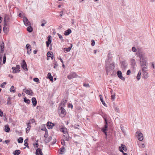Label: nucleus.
I'll return each mask as SVG.
<instances>
[{"label": "nucleus", "instance_id": "c03bdc74", "mask_svg": "<svg viewBox=\"0 0 155 155\" xmlns=\"http://www.w3.org/2000/svg\"><path fill=\"white\" fill-rule=\"evenodd\" d=\"M33 81L36 82H37V83H39V80L38 78H34L33 79Z\"/></svg>", "mask_w": 155, "mask_h": 155}, {"label": "nucleus", "instance_id": "2f4dec72", "mask_svg": "<svg viewBox=\"0 0 155 155\" xmlns=\"http://www.w3.org/2000/svg\"><path fill=\"white\" fill-rule=\"evenodd\" d=\"M141 74V71H140L138 73L137 76V79L138 80H139L140 78V75Z\"/></svg>", "mask_w": 155, "mask_h": 155}, {"label": "nucleus", "instance_id": "9d476101", "mask_svg": "<svg viewBox=\"0 0 155 155\" xmlns=\"http://www.w3.org/2000/svg\"><path fill=\"white\" fill-rule=\"evenodd\" d=\"M21 66L22 68L25 70L27 71L28 70L27 65L25 61L23 60L21 63Z\"/></svg>", "mask_w": 155, "mask_h": 155}, {"label": "nucleus", "instance_id": "052dcab7", "mask_svg": "<svg viewBox=\"0 0 155 155\" xmlns=\"http://www.w3.org/2000/svg\"><path fill=\"white\" fill-rule=\"evenodd\" d=\"M46 23H47L46 21H44V23H42L41 24V26L43 27V26H45V24H46Z\"/></svg>", "mask_w": 155, "mask_h": 155}, {"label": "nucleus", "instance_id": "864d4df0", "mask_svg": "<svg viewBox=\"0 0 155 155\" xmlns=\"http://www.w3.org/2000/svg\"><path fill=\"white\" fill-rule=\"evenodd\" d=\"M132 51L134 52H135L137 51V50L136 48L134 47H133L132 48Z\"/></svg>", "mask_w": 155, "mask_h": 155}, {"label": "nucleus", "instance_id": "a878e982", "mask_svg": "<svg viewBox=\"0 0 155 155\" xmlns=\"http://www.w3.org/2000/svg\"><path fill=\"white\" fill-rule=\"evenodd\" d=\"M5 130L6 132H9L10 128L8 125H7L5 126Z\"/></svg>", "mask_w": 155, "mask_h": 155}, {"label": "nucleus", "instance_id": "774afa93", "mask_svg": "<svg viewBox=\"0 0 155 155\" xmlns=\"http://www.w3.org/2000/svg\"><path fill=\"white\" fill-rule=\"evenodd\" d=\"M3 116V112L2 111H0V116L1 117H2Z\"/></svg>", "mask_w": 155, "mask_h": 155}, {"label": "nucleus", "instance_id": "3c124183", "mask_svg": "<svg viewBox=\"0 0 155 155\" xmlns=\"http://www.w3.org/2000/svg\"><path fill=\"white\" fill-rule=\"evenodd\" d=\"M114 109L117 112H118L119 111V108H117V107H114Z\"/></svg>", "mask_w": 155, "mask_h": 155}, {"label": "nucleus", "instance_id": "37998d69", "mask_svg": "<svg viewBox=\"0 0 155 155\" xmlns=\"http://www.w3.org/2000/svg\"><path fill=\"white\" fill-rule=\"evenodd\" d=\"M53 55V54L52 52H48L47 54V56L48 57H50L51 56Z\"/></svg>", "mask_w": 155, "mask_h": 155}, {"label": "nucleus", "instance_id": "ddd939ff", "mask_svg": "<svg viewBox=\"0 0 155 155\" xmlns=\"http://www.w3.org/2000/svg\"><path fill=\"white\" fill-rule=\"evenodd\" d=\"M119 150L121 152H123V150L126 152L127 150V149L126 146L124 144H121V146L119 147Z\"/></svg>", "mask_w": 155, "mask_h": 155}, {"label": "nucleus", "instance_id": "680f3d73", "mask_svg": "<svg viewBox=\"0 0 155 155\" xmlns=\"http://www.w3.org/2000/svg\"><path fill=\"white\" fill-rule=\"evenodd\" d=\"M67 102V100H65L61 103V104H63V105H64V104L66 103Z\"/></svg>", "mask_w": 155, "mask_h": 155}, {"label": "nucleus", "instance_id": "4d7b16f0", "mask_svg": "<svg viewBox=\"0 0 155 155\" xmlns=\"http://www.w3.org/2000/svg\"><path fill=\"white\" fill-rule=\"evenodd\" d=\"M115 99V95H111V99L113 101Z\"/></svg>", "mask_w": 155, "mask_h": 155}, {"label": "nucleus", "instance_id": "423d86ee", "mask_svg": "<svg viewBox=\"0 0 155 155\" xmlns=\"http://www.w3.org/2000/svg\"><path fill=\"white\" fill-rule=\"evenodd\" d=\"M136 136L137 137L138 140L140 141H142L143 139V134L139 131H137L136 133Z\"/></svg>", "mask_w": 155, "mask_h": 155}, {"label": "nucleus", "instance_id": "f8f14e48", "mask_svg": "<svg viewBox=\"0 0 155 155\" xmlns=\"http://www.w3.org/2000/svg\"><path fill=\"white\" fill-rule=\"evenodd\" d=\"M23 22L25 25L26 26L31 25V24L30 21L28 20L27 18L24 17L23 18Z\"/></svg>", "mask_w": 155, "mask_h": 155}, {"label": "nucleus", "instance_id": "58836bf2", "mask_svg": "<svg viewBox=\"0 0 155 155\" xmlns=\"http://www.w3.org/2000/svg\"><path fill=\"white\" fill-rule=\"evenodd\" d=\"M45 133L44 135V137L46 138H47L48 136V130L47 129L45 128Z\"/></svg>", "mask_w": 155, "mask_h": 155}, {"label": "nucleus", "instance_id": "0eeeda50", "mask_svg": "<svg viewBox=\"0 0 155 155\" xmlns=\"http://www.w3.org/2000/svg\"><path fill=\"white\" fill-rule=\"evenodd\" d=\"M78 77V75L74 72H71L67 76L68 79L70 80L71 79L77 78Z\"/></svg>", "mask_w": 155, "mask_h": 155}, {"label": "nucleus", "instance_id": "4c0bfd02", "mask_svg": "<svg viewBox=\"0 0 155 155\" xmlns=\"http://www.w3.org/2000/svg\"><path fill=\"white\" fill-rule=\"evenodd\" d=\"M10 92H12L13 93H14L15 92V91L14 89V87L13 86H12L11 87L10 89Z\"/></svg>", "mask_w": 155, "mask_h": 155}, {"label": "nucleus", "instance_id": "9b49d317", "mask_svg": "<svg viewBox=\"0 0 155 155\" xmlns=\"http://www.w3.org/2000/svg\"><path fill=\"white\" fill-rule=\"evenodd\" d=\"M147 69H142L143 78L146 79L148 77V73L147 72Z\"/></svg>", "mask_w": 155, "mask_h": 155}, {"label": "nucleus", "instance_id": "13d9d810", "mask_svg": "<svg viewBox=\"0 0 155 155\" xmlns=\"http://www.w3.org/2000/svg\"><path fill=\"white\" fill-rule=\"evenodd\" d=\"M30 122L31 123H34L35 122V120L34 119H32L31 120Z\"/></svg>", "mask_w": 155, "mask_h": 155}, {"label": "nucleus", "instance_id": "cd10ccee", "mask_svg": "<svg viewBox=\"0 0 155 155\" xmlns=\"http://www.w3.org/2000/svg\"><path fill=\"white\" fill-rule=\"evenodd\" d=\"M52 139L51 137V136H49L48 137L46 138L45 140V143H48L51 141Z\"/></svg>", "mask_w": 155, "mask_h": 155}, {"label": "nucleus", "instance_id": "4be33fe9", "mask_svg": "<svg viewBox=\"0 0 155 155\" xmlns=\"http://www.w3.org/2000/svg\"><path fill=\"white\" fill-rule=\"evenodd\" d=\"M32 102L33 104V106H35L36 105L37 101L35 97H33L31 99Z\"/></svg>", "mask_w": 155, "mask_h": 155}, {"label": "nucleus", "instance_id": "0e129e2a", "mask_svg": "<svg viewBox=\"0 0 155 155\" xmlns=\"http://www.w3.org/2000/svg\"><path fill=\"white\" fill-rule=\"evenodd\" d=\"M24 145L27 147H28V143H25Z\"/></svg>", "mask_w": 155, "mask_h": 155}, {"label": "nucleus", "instance_id": "dca6fc26", "mask_svg": "<svg viewBox=\"0 0 155 155\" xmlns=\"http://www.w3.org/2000/svg\"><path fill=\"white\" fill-rule=\"evenodd\" d=\"M3 29L5 33H8V27L7 23H4Z\"/></svg>", "mask_w": 155, "mask_h": 155}, {"label": "nucleus", "instance_id": "39448f33", "mask_svg": "<svg viewBox=\"0 0 155 155\" xmlns=\"http://www.w3.org/2000/svg\"><path fill=\"white\" fill-rule=\"evenodd\" d=\"M137 53L138 54V55L140 59V61L145 60L146 57L144 53L141 51H138Z\"/></svg>", "mask_w": 155, "mask_h": 155}, {"label": "nucleus", "instance_id": "8fccbe9b", "mask_svg": "<svg viewBox=\"0 0 155 155\" xmlns=\"http://www.w3.org/2000/svg\"><path fill=\"white\" fill-rule=\"evenodd\" d=\"M6 57L5 55L3 57V64H5L6 62Z\"/></svg>", "mask_w": 155, "mask_h": 155}, {"label": "nucleus", "instance_id": "603ef678", "mask_svg": "<svg viewBox=\"0 0 155 155\" xmlns=\"http://www.w3.org/2000/svg\"><path fill=\"white\" fill-rule=\"evenodd\" d=\"M31 48L29 49H28V51H27L28 54L29 55L31 53Z\"/></svg>", "mask_w": 155, "mask_h": 155}, {"label": "nucleus", "instance_id": "4468645a", "mask_svg": "<svg viewBox=\"0 0 155 155\" xmlns=\"http://www.w3.org/2000/svg\"><path fill=\"white\" fill-rule=\"evenodd\" d=\"M42 151V149H41L40 148H37L36 150L35 153L36 155H43V153Z\"/></svg>", "mask_w": 155, "mask_h": 155}, {"label": "nucleus", "instance_id": "aec40b11", "mask_svg": "<svg viewBox=\"0 0 155 155\" xmlns=\"http://www.w3.org/2000/svg\"><path fill=\"white\" fill-rule=\"evenodd\" d=\"M54 126V124L51 122H48L47 123V126L48 129H52Z\"/></svg>", "mask_w": 155, "mask_h": 155}, {"label": "nucleus", "instance_id": "5701e85b", "mask_svg": "<svg viewBox=\"0 0 155 155\" xmlns=\"http://www.w3.org/2000/svg\"><path fill=\"white\" fill-rule=\"evenodd\" d=\"M131 64L133 67L135 66L136 65V61L134 59L131 58L130 59Z\"/></svg>", "mask_w": 155, "mask_h": 155}, {"label": "nucleus", "instance_id": "49530a36", "mask_svg": "<svg viewBox=\"0 0 155 155\" xmlns=\"http://www.w3.org/2000/svg\"><path fill=\"white\" fill-rule=\"evenodd\" d=\"M31 46L29 44H27L26 46V48L27 49L31 48Z\"/></svg>", "mask_w": 155, "mask_h": 155}, {"label": "nucleus", "instance_id": "6e6552de", "mask_svg": "<svg viewBox=\"0 0 155 155\" xmlns=\"http://www.w3.org/2000/svg\"><path fill=\"white\" fill-rule=\"evenodd\" d=\"M20 66L19 65H17L16 67H13L12 69L13 70V73H18L19 72L20 70Z\"/></svg>", "mask_w": 155, "mask_h": 155}, {"label": "nucleus", "instance_id": "f3484780", "mask_svg": "<svg viewBox=\"0 0 155 155\" xmlns=\"http://www.w3.org/2000/svg\"><path fill=\"white\" fill-rule=\"evenodd\" d=\"M23 91L27 94L29 95H32L33 94V93L32 92V90H29L28 89H23Z\"/></svg>", "mask_w": 155, "mask_h": 155}, {"label": "nucleus", "instance_id": "c85d7f7f", "mask_svg": "<svg viewBox=\"0 0 155 155\" xmlns=\"http://www.w3.org/2000/svg\"><path fill=\"white\" fill-rule=\"evenodd\" d=\"M48 78L51 81H53V77L51 76V73L50 72L48 73Z\"/></svg>", "mask_w": 155, "mask_h": 155}, {"label": "nucleus", "instance_id": "412c9836", "mask_svg": "<svg viewBox=\"0 0 155 155\" xmlns=\"http://www.w3.org/2000/svg\"><path fill=\"white\" fill-rule=\"evenodd\" d=\"M31 123L28 122L27 124V127L26 129V132L28 133L29 132L31 127Z\"/></svg>", "mask_w": 155, "mask_h": 155}, {"label": "nucleus", "instance_id": "473e14b6", "mask_svg": "<svg viewBox=\"0 0 155 155\" xmlns=\"http://www.w3.org/2000/svg\"><path fill=\"white\" fill-rule=\"evenodd\" d=\"M65 148L63 146L60 149V153L61 154H63V152L64 151Z\"/></svg>", "mask_w": 155, "mask_h": 155}, {"label": "nucleus", "instance_id": "09e8293b", "mask_svg": "<svg viewBox=\"0 0 155 155\" xmlns=\"http://www.w3.org/2000/svg\"><path fill=\"white\" fill-rule=\"evenodd\" d=\"M58 67V64L56 62L54 64V68L55 69H57V68Z\"/></svg>", "mask_w": 155, "mask_h": 155}, {"label": "nucleus", "instance_id": "1a4fd4ad", "mask_svg": "<svg viewBox=\"0 0 155 155\" xmlns=\"http://www.w3.org/2000/svg\"><path fill=\"white\" fill-rule=\"evenodd\" d=\"M121 68L122 69H125L127 67V63L125 61H123L120 62Z\"/></svg>", "mask_w": 155, "mask_h": 155}, {"label": "nucleus", "instance_id": "2eb2a0df", "mask_svg": "<svg viewBox=\"0 0 155 155\" xmlns=\"http://www.w3.org/2000/svg\"><path fill=\"white\" fill-rule=\"evenodd\" d=\"M117 74L119 78L123 81L125 80V78L122 76V74L121 71H118L117 72Z\"/></svg>", "mask_w": 155, "mask_h": 155}, {"label": "nucleus", "instance_id": "b1692460", "mask_svg": "<svg viewBox=\"0 0 155 155\" xmlns=\"http://www.w3.org/2000/svg\"><path fill=\"white\" fill-rule=\"evenodd\" d=\"M71 32V31L70 29H68L67 30L65 31L64 35H68Z\"/></svg>", "mask_w": 155, "mask_h": 155}, {"label": "nucleus", "instance_id": "69168bd1", "mask_svg": "<svg viewBox=\"0 0 155 155\" xmlns=\"http://www.w3.org/2000/svg\"><path fill=\"white\" fill-rule=\"evenodd\" d=\"M61 143L62 145H64L65 144V141L64 140H61Z\"/></svg>", "mask_w": 155, "mask_h": 155}, {"label": "nucleus", "instance_id": "6e6d98bb", "mask_svg": "<svg viewBox=\"0 0 155 155\" xmlns=\"http://www.w3.org/2000/svg\"><path fill=\"white\" fill-rule=\"evenodd\" d=\"M121 129L122 131V132L124 133L125 132V130L124 129V127L123 126H122L121 125L120 126Z\"/></svg>", "mask_w": 155, "mask_h": 155}, {"label": "nucleus", "instance_id": "a18cd8bd", "mask_svg": "<svg viewBox=\"0 0 155 155\" xmlns=\"http://www.w3.org/2000/svg\"><path fill=\"white\" fill-rule=\"evenodd\" d=\"M6 84V82H3L2 84L0 85V87L2 88H4L5 87V85Z\"/></svg>", "mask_w": 155, "mask_h": 155}, {"label": "nucleus", "instance_id": "79ce46f5", "mask_svg": "<svg viewBox=\"0 0 155 155\" xmlns=\"http://www.w3.org/2000/svg\"><path fill=\"white\" fill-rule=\"evenodd\" d=\"M57 35H58L59 38L61 40V41L62 42L64 41V40L63 39V37L61 35H60V34H59V33H58Z\"/></svg>", "mask_w": 155, "mask_h": 155}, {"label": "nucleus", "instance_id": "338daca9", "mask_svg": "<svg viewBox=\"0 0 155 155\" xmlns=\"http://www.w3.org/2000/svg\"><path fill=\"white\" fill-rule=\"evenodd\" d=\"M68 107H71L72 109L73 107V105L72 104H69Z\"/></svg>", "mask_w": 155, "mask_h": 155}, {"label": "nucleus", "instance_id": "72a5a7b5", "mask_svg": "<svg viewBox=\"0 0 155 155\" xmlns=\"http://www.w3.org/2000/svg\"><path fill=\"white\" fill-rule=\"evenodd\" d=\"M27 31L29 32H31L33 31V29L31 26V25L29 26L27 28Z\"/></svg>", "mask_w": 155, "mask_h": 155}, {"label": "nucleus", "instance_id": "a211bd4d", "mask_svg": "<svg viewBox=\"0 0 155 155\" xmlns=\"http://www.w3.org/2000/svg\"><path fill=\"white\" fill-rule=\"evenodd\" d=\"M51 42V36L49 35L48 37V41H46V43L47 47H48L49 45Z\"/></svg>", "mask_w": 155, "mask_h": 155}, {"label": "nucleus", "instance_id": "7c9ffc66", "mask_svg": "<svg viewBox=\"0 0 155 155\" xmlns=\"http://www.w3.org/2000/svg\"><path fill=\"white\" fill-rule=\"evenodd\" d=\"M0 47L1 48V51H3L4 50V44L2 42L0 44Z\"/></svg>", "mask_w": 155, "mask_h": 155}, {"label": "nucleus", "instance_id": "e433bc0d", "mask_svg": "<svg viewBox=\"0 0 155 155\" xmlns=\"http://www.w3.org/2000/svg\"><path fill=\"white\" fill-rule=\"evenodd\" d=\"M24 101L25 102L27 103L28 104H29L30 103V100L27 98L25 97L24 98Z\"/></svg>", "mask_w": 155, "mask_h": 155}, {"label": "nucleus", "instance_id": "7ed1b4c3", "mask_svg": "<svg viewBox=\"0 0 155 155\" xmlns=\"http://www.w3.org/2000/svg\"><path fill=\"white\" fill-rule=\"evenodd\" d=\"M60 131L62 132L64 134L63 136L65 137L66 139L67 140H68L69 139V135L68 133L67 132V129L64 127H63L61 128L60 129Z\"/></svg>", "mask_w": 155, "mask_h": 155}, {"label": "nucleus", "instance_id": "c756f323", "mask_svg": "<svg viewBox=\"0 0 155 155\" xmlns=\"http://www.w3.org/2000/svg\"><path fill=\"white\" fill-rule=\"evenodd\" d=\"M21 153V151L19 150H16L13 152L14 155H19Z\"/></svg>", "mask_w": 155, "mask_h": 155}, {"label": "nucleus", "instance_id": "ea45409f", "mask_svg": "<svg viewBox=\"0 0 155 155\" xmlns=\"http://www.w3.org/2000/svg\"><path fill=\"white\" fill-rule=\"evenodd\" d=\"M23 139L22 137H20L18 139V142L19 143H21L23 142Z\"/></svg>", "mask_w": 155, "mask_h": 155}, {"label": "nucleus", "instance_id": "bf43d9fd", "mask_svg": "<svg viewBox=\"0 0 155 155\" xmlns=\"http://www.w3.org/2000/svg\"><path fill=\"white\" fill-rule=\"evenodd\" d=\"M130 73H131L130 70H127L126 74L127 75H129L130 74Z\"/></svg>", "mask_w": 155, "mask_h": 155}, {"label": "nucleus", "instance_id": "f03ea898", "mask_svg": "<svg viewBox=\"0 0 155 155\" xmlns=\"http://www.w3.org/2000/svg\"><path fill=\"white\" fill-rule=\"evenodd\" d=\"M103 118L104 119V120L105 121V123L104 127V128L102 129L101 130L106 135V137H107V132H106V131L107 130V120L106 115H104V116H103Z\"/></svg>", "mask_w": 155, "mask_h": 155}, {"label": "nucleus", "instance_id": "c9c22d12", "mask_svg": "<svg viewBox=\"0 0 155 155\" xmlns=\"http://www.w3.org/2000/svg\"><path fill=\"white\" fill-rule=\"evenodd\" d=\"M138 145L139 147L140 148H143L145 147L144 144L142 143H138Z\"/></svg>", "mask_w": 155, "mask_h": 155}, {"label": "nucleus", "instance_id": "f704fd0d", "mask_svg": "<svg viewBox=\"0 0 155 155\" xmlns=\"http://www.w3.org/2000/svg\"><path fill=\"white\" fill-rule=\"evenodd\" d=\"M100 100L101 101L102 104L104 106H105V105H106V104H105L104 101V100H103V97H102V96L101 95H100Z\"/></svg>", "mask_w": 155, "mask_h": 155}, {"label": "nucleus", "instance_id": "bb28decb", "mask_svg": "<svg viewBox=\"0 0 155 155\" xmlns=\"http://www.w3.org/2000/svg\"><path fill=\"white\" fill-rule=\"evenodd\" d=\"M9 17L7 15H5L4 19V23H7V21L9 20Z\"/></svg>", "mask_w": 155, "mask_h": 155}, {"label": "nucleus", "instance_id": "20e7f679", "mask_svg": "<svg viewBox=\"0 0 155 155\" xmlns=\"http://www.w3.org/2000/svg\"><path fill=\"white\" fill-rule=\"evenodd\" d=\"M59 115L61 117H64L66 114V111L65 109L62 107H61L60 109L58 111Z\"/></svg>", "mask_w": 155, "mask_h": 155}, {"label": "nucleus", "instance_id": "6ab92c4d", "mask_svg": "<svg viewBox=\"0 0 155 155\" xmlns=\"http://www.w3.org/2000/svg\"><path fill=\"white\" fill-rule=\"evenodd\" d=\"M141 62H142L141 66L142 67V69H147V65H146V61L144 60L143 61H140Z\"/></svg>", "mask_w": 155, "mask_h": 155}, {"label": "nucleus", "instance_id": "f257e3e1", "mask_svg": "<svg viewBox=\"0 0 155 155\" xmlns=\"http://www.w3.org/2000/svg\"><path fill=\"white\" fill-rule=\"evenodd\" d=\"M109 58L106 59L105 61L106 64L105 65V68H106V72L108 74L109 73H111L112 71L114 69L115 66L114 64L112 63L108 66L109 64Z\"/></svg>", "mask_w": 155, "mask_h": 155}, {"label": "nucleus", "instance_id": "e2e57ef3", "mask_svg": "<svg viewBox=\"0 0 155 155\" xmlns=\"http://www.w3.org/2000/svg\"><path fill=\"white\" fill-rule=\"evenodd\" d=\"M34 146L35 147H36L38 148V143H36L35 144H34Z\"/></svg>", "mask_w": 155, "mask_h": 155}, {"label": "nucleus", "instance_id": "a19ab883", "mask_svg": "<svg viewBox=\"0 0 155 155\" xmlns=\"http://www.w3.org/2000/svg\"><path fill=\"white\" fill-rule=\"evenodd\" d=\"M11 98L10 97H9L7 99V104L8 105H9L11 104H12V103L11 101H10V100L11 99Z\"/></svg>", "mask_w": 155, "mask_h": 155}, {"label": "nucleus", "instance_id": "393cba45", "mask_svg": "<svg viewBox=\"0 0 155 155\" xmlns=\"http://www.w3.org/2000/svg\"><path fill=\"white\" fill-rule=\"evenodd\" d=\"M72 46V44H71V46L70 47H68V48H64V52H68L70 51L71 49Z\"/></svg>", "mask_w": 155, "mask_h": 155}, {"label": "nucleus", "instance_id": "5fc2aeb1", "mask_svg": "<svg viewBox=\"0 0 155 155\" xmlns=\"http://www.w3.org/2000/svg\"><path fill=\"white\" fill-rule=\"evenodd\" d=\"M91 45L92 46H94V45H95V41H94L93 40H91Z\"/></svg>", "mask_w": 155, "mask_h": 155}, {"label": "nucleus", "instance_id": "de8ad7c7", "mask_svg": "<svg viewBox=\"0 0 155 155\" xmlns=\"http://www.w3.org/2000/svg\"><path fill=\"white\" fill-rule=\"evenodd\" d=\"M83 85L84 87H90V86L88 84L83 83Z\"/></svg>", "mask_w": 155, "mask_h": 155}]
</instances>
